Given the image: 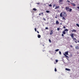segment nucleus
<instances>
[{
    "label": "nucleus",
    "mask_w": 79,
    "mask_h": 79,
    "mask_svg": "<svg viewBox=\"0 0 79 79\" xmlns=\"http://www.w3.org/2000/svg\"><path fill=\"white\" fill-rule=\"evenodd\" d=\"M49 42H51V40H49Z\"/></svg>",
    "instance_id": "obj_31"
},
{
    "label": "nucleus",
    "mask_w": 79,
    "mask_h": 79,
    "mask_svg": "<svg viewBox=\"0 0 79 79\" xmlns=\"http://www.w3.org/2000/svg\"><path fill=\"white\" fill-rule=\"evenodd\" d=\"M52 34H53V30H52L50 31V35H52Z\"/></svg>",
    "instance_id": "obj_10"
},
{
    "label": "nucleus",
    "mask_w": 79,
    "mask_h": 79,
    "mask_svg": "<svg viewBox=\"0 0 79 79\" xmlns=\"http://www.w3.org/2000/svg\"><path fill=\"white\" fill-rule=\"evenodd\" d=\"M33 10H34V11H36L37 10V9L35 8H33Z\"/></svg>",
    "instance_id": "obj_18"
},
{
    "label": "nucleus",
    "mask_w": 79,
    "mask_h": 79,
    "mask_svg": "<svg viewBox=\"0 0 79 79\" xmlns=\"http://www.w3.org/2000/svg\"><path fill=\"white\" fill-rule=\"evenodd\" d=\"M67 2H70V1H69V0H67Z\"/></svg>",
    "instance_id": "obj_34"
},
{
    "label": "nucleus",
    "mask_w": 79,
    "mask_h": 79,
    "mask_svg": "<svg viewBox=\"0 0 79 79\" xmlns=\"http://www.w3.org/2000/svg\"><path fill=\"white\" fill-rule=\"evenodd\" d=\"M48 29V27H46V29Z\"/></svg>",
    "instance_id": "obj_36"
},
{
    "label": "nucleus",
    "mask_w": 79,
    "mask_h": 79,
    "mask_svg": "<svg viewBox=\"0 0 79 79\" xmlns=\"http://www.w3.org/2000/svg\"><path fill=\"white\" fill-rule=\"evenodd\" d=\"M37 33H38V34H39V31H37Z\"/></svg>",
    "instance_id": "obj_37"
},
{
    "label": "nucleus",
    "mask_w": 79,
    "mask_h": 79,
    "mask_svg": "<svg viewBox=\"0 0 79 79\" xmlns=\"http://www.w3.org/2000/svg\"><path fill=\"white\" fill-rule=\"evenodd\" d=\"M75 48L76 49V50H79V46H76L75 47Z\"/></svg>",
    "instance_id": "obj_8"
},
{
    "label": "nucleus",
    "mask_w": 79,
    "mask_h": 79,
    "mask_svg": "<svg viewBox=\"0 0 79 79\" xmlns=\"http://www.w3.org/2000/svg\"><path fill=\"white\" fill-rule=\"evenodd\" d=\"M59 8H60V6H56V7L55 8V10H56V9H58Z\"/></svg>",
    "instance_id": "obj_9"
},
{
    "label": "nucleus",
    "mask_w": 79,
    "mask_h": 79,
    "mask_svg": "<svg viewBox=\"0 0 79 79\" xmlns=\"http://www.w3.org/2000/svg\"><path fill=\"white\" fill-rule=\"evenodd\" d=\"M78 61H79V60H78Z\"/></svg>",
    "instance_id": "obj_43"
},
{
    "label": "nucleus",
    "mask_w": 79,
    "mask_h": 79,
    "mask_svg": "<svg viewBox=\"0 0 79 79\" xmlns=\"http://www.w3.org/2000/svg\"><path fill=\"white\" fill-rule=\"evenodd\" d=\"M56 24H59V22L58 21H56Z\"/></svg>",
    "instance_id": "obj_15"
},
{
    "label": "nucleus",
    "mask_w": 79,
    "mask_h": 79,
    "mask_svg": "<svg viewBox=\"0 0 79 79\" xmlns=\"http://www.w3.org/2000/svg\"><path fill=\"white\" fill-rule=\"evenodd\" d=\"M61 36H62V37L63 36H64V34H62Z\"/></svg>",
    "instance_id": "obj_29"
},
{
    "label": "nucleus",
    "mask_w": 79,
    "mask_h": 79,
    "mask_svg": "<svg viewBox=\"0 0 79 79\" xmlns=\"http://www.w3.org/2000/svg\"><path fill=\"white\" fill-rule=\"evenodd\" d=\"M76 25L77 26L79 27V25L78 24H76Z\"/></svg>",
    "instance_id": "obj_21"
},
{
    "label": "nucleus",
    "mask_w": 79,
    "mask_h": 79,
    "mask_svg": "<svg viewBox=\"0 0 79 79\" xmlns=\"http://www.w3.org/2000/svg\"><path fill=\"white\" fill-rule=\"evenodd\" d=\"M49 6H50V7H51V6H52V4L49 5Z\"/></svg>",
    "instance_id": "obj_27"
},
{
    "label": "nucleus",
    "mask_w": 79,
    "mask_h": 79,
    "mask_svg": "<svg viewBox=\"0 0 79 79\" xmlns=\"http://www.w3.org/2000/svg\"><path fill=\"white\" fill-rule=\"evenodd\" d=\"M39 16H40V15H41V14L40 13V14H39Z\"/></svg>",
    "instance_id": "obj_40"
},
{
    "label": "nucleus",
    "mask_w": 79,
    "mask_h": 79,
    "mask_svg": "<svg viewBox=\"0 0 79 79\" xmlns=\"http://www.w3.org/2000/svg\"><path fill=\"white\" fill-rule=\"evenodd\" d=\"M73 40L75 41L76 40V41H77V40H76V39L75 38H73Z\"/></svg>",
    "instance_id": "obj_12"
},
{
    "label": "nucleus",
    "mask_w": 79,
    "mask_h": 79,
    "mask_svg": "<svg viewBox=\"0 0 79 79\" xmlns=\"http://www.w3.org/2000/svg\"><path fill=\"white\" fill-rule=\"evenodd\" d=\"M63 27L64 29H66V27L65 26Z\"/></svg>",
    "instance_id": "obj_30"
},
{
    "label": "nucleus",
    "mask_w": 79,
    "mask_h": 79,
    "mask_svg": "<svg viewBox=\"0 0 79 79\" xmlns=\"http://www.w3.org/2000/svg\"><path fill=\"white\" fill-rule=\"evenodd\" d=\"M75 43H77V42L76 41H75Z\"/></svg>",
    "instance_id": "obj_38"
},
{
    "label": "nucleus",
    "mask_w": 79,
    "mask_h": 79,
    "mask_svg": "<svg viewBox=\"0 0 79 79\" xmlns=\"http://www.w3.org/2000/svg\"><path fill=\"white\" fill-rule=\"evenodd\" d=\"M46 13H49L50 12V11H48V10H46Z\"/></svg>",
    "instance_id": "obj_20"
},
{
    "label": "nucleus",
    "mask_w": 79,
    "mask_h": 79,
    "mask_svg": "<svg viewBox=\"0 0 79 79\" xmlns=\"http://www.w3.org/2000/svg\"><path fill=\"white\" fill-rule=\"evenodd\" d=\"M63 13H61L60 14V17H63Z\"/></svg>",
    "instance_id": "obj_13"
},
{
    "label": "nucleus",
    "mask_w": 79,
    "mask_h": 79,
    "mask_svg": "<svg viewBox=\"0 0 79 79\" xmlns=\"http://www.w3.org/2000/svg\"><path fill=\"white\" fill-rule=\"evenodd\" d=\"M57 70H56V68H55V72H56V71Z\"/></svg>",
    "instance_id": "obj_22"
},
{
    "label": "nucleus",
    "mask_w": 79,
    "mask_h": 79,
    "mask_svg": "<svg viewBox=\"0 0 79 79\" xmlns=\"http://www.w3.org/2000/svg\"><path fill=\"white\" fill-rule=\"evenodd\" d=\"M56 63H57L58 62V60H56Z\"/></svg>",
    "instance_id": "obj_32"
},
{
    "label": "nucleus",
    "mask_w": 79,
    "mask_h": 79,
    "mask_svg": "<svg viewBox=\"0 0 79 79\" xmlns=\"http://www.w3.org/2000/svg\"><path fill=\"white\" fill-rule=\"evenodd\" d=\"M71 31H72V32H76V30L74 29L72 30H71Z\"/></svg>",
    "instance_id": "obj_6"
},
{
    "label": "nucleus",
    "mask_w": 79,
    "mask_h": 79,
    "mask_svg": "<svg viewBox=\"0 0 79 79\" xmlns=\"http://www.w3.org/2000/svg\"><path fill=\"white\" fill-rule=\"evenodd\" d=\"M59 50V49H57L55 50L56 52H58Z\"/></svg>",
    "instance_id": "obj_19"
},
{
    "label": "nucleus",
    "mask_w": 79,
    "mask_h": 79,
    "mask_svg": "<svg viewBox=\"0 0 79 79\" xmlns=\"http://www.w3.org/2000/svg\"><path fill=\"white\" fill-rule=\"evenodd\" d=\"M35 32H36V31H37V29H36V28H35Z\"/></svg>",
    "instance_id": "obj_28"
},
{
    "label": "nucleus",
    "mask_w": 79,
    "mask_h": 79,
    "mask_svg": "<svg viewBox=\"0 0 79 79\" xmlns=\"http://www.w3.org/2000/svg\"><path fill=\"white\" fill-rule=\"evenodd\" d=\"M41 15H43V14H44V13L42 12L41 13Z\"/></svg>",
    "instance_id": "obj_39"
},
{
    "label": "nucleus",
    "mask_w": 79,
    "mask_h": 79,
    "mask_svg": "<svg viewBox=\"0 0 79 79\" xmlns=\"http://www.w3.org/2000/svg\"><path fill=\"white\" fill-rule=\"evenodd\" d=\"M37 4L38 5H39V4H40V3L39 2L37 3Z\"/></svg>",
    "instance_id": "obj_33"
},
{
    "label": "nucleus",
    "mask_w": 79,
    "mask_h": 79,
    "mask_svg": "<svg viewBox=\"0 0 79 79\" xmlns=\"http://www.w3.org/2000/svg\"><path fill=\"white\" fill-rule=\"evenodd\" d=\"M63 0H59V3H61V2H62Z\"/></svg>",
    "instance_id": "obj_11"
},
{
    "label": "nucleus",
    "mask_w": 79,
    "mask_h": 79,
    "mask_svg": "<svg viewBox=\"0 0 79 79\" xmlns=\"http://www.w3.org/2000/svg\"><path fill=\"white\" fill-rule=\"evenodd\" d=\"M55 6H56V5L54 4L53 6V8H54V7H55Z\"/></svg>",
    "instance_id": "obj_25"
},
{
    "label": "nucleus",
    "mask_w": 79,
    "mask_h": 79,
    "mask_svg": "<svg viewBox=\"0 0 79 79\" xmlns=\"http://www.w3.org/2000/svg\"><path fill=\"white\" fill-rule=\"evenodd\" d=\"M57 31H60V28H57Z\"/></svg>",
    "instance_id": "obj_26"
},
{
    "label": "nucleus",
    "mask_w": 79,
    "mask_h": 79,
    "mask_svg": "<svg viewBox=\"0 0 79 79\" xmlns=\"http://www.w3.org/2000/svg\"><path fill=\"white\" fill-rule=\"evenodd\" d=\"M63 16L64 17H66L67 16V14H66V13L65 12H63Z\"/></svg>",
    "instance_id": "obj_4"
},
{
    "label": "nucleus",
    "mask_w": 79,
    "mask_h": 79,
    "mask_svg": "<svg viewBox=\"0 0 79 79\" xmlns=\"http://www.w3.org/2000/svg\"><path fill=\"white\" fill-rule=\"evenodd\" d=\"M59 54L60 55H61V52L60 51H59Z\"/></svg>",
    "instance_id": "obj_24"
},
{
    "label": "nucleus",
    "mask_w": 79,
    "mask_h": 79,
    "mask_svg": "<svg viewBox=\"0 0 79 79\" xmlns=\"http://www.w3.org/2000/svg\"><path fill=\"white\" fill-rule=\"evenodd\" d=\"M65 70H66L67 71H70L71 70L69 69L66 68L65 69Z\"/></svg>",
    "instance_id": "obj_14"
},
{
    "label": "nucleus",
    "mask_w": 79,
    "mask_h": 79,
    "mask_svg": "<svg viewBox=\"0 0 79 79\" xmlns=\"http://www.w3.org/2000/svg\"><path fill=\"white\" fill-rule=\"evenodd\" d=\"M55 18H57V17H55Z\"/></svg>",
    "instance_id": "obj_41"
},
{
    "label": "nucleus",
    "mask_w": 79,
    "mask_h": 79,
    "mask_svg": "<svg viewBox=\"0 0 79 79\" xmlns=\"http://www.w3.org/2000/svg\"><path fill=\"white\" fill-rule=\"evenodd\" d=\"M41 37V36L40 35L38 34V38H40Z\"/></svg>",
    "instance_id": "obj_16"
},
{
    "label": "nucleus",
    "mask_w": 79,
    "mask_h": 79,
    "mask_svg": "<svg viewBox=\"0 0 79 79\" xmlns=\"http://www.w3.org/2000/svg\"><path fill=\"white\" fill-rule=\"evenodd\" d=\"M77 8H78V9H79V6H77Z\"/></svg>",
    "instance_id": "obj_35"
},
{
    "label": "nucleus",
    "mask_w": 79,
    "mask_h": 79,
    "mask_svg": "<svg viewBox=\"0 0 79 79\" xmlns=\"http://www.w3.org/2000/svg\"><path fill=\"white\" fill-rule=\"evenodd\" d=\"M62 19H63V20H64V21L65 20H66V19H65V18H64V17H62Z\"/></svg>",
    "instance_id": "obj_17"
},
{
    "label": "nucleus",
    "mask_w": 79,
    "mask_h": 79,
    "mask_svg": "<svg viewBox=\"0 0 79 79\" xmlns=\"http://www.w3.org/2000/svg\"><path fill=\"white\" fill-rule=\"evenodd\" d=\"M78 42L79 43V41L78 40Z\"/></svg>",
    "instance_id": "obj_42"
},
{
    "label": "nucleus",
    "mask_w": 79,
    "mask_h": 79,
    "mask_svg": "<svg viewBox=\"0 0 79 79\" xmlns=\"http://www.w3.org/2000/svg\"><path fill=\"white\" fill-rule=\"evenodd\" d=\"M64 56H65L67 58H69V57H68V56L67 55H68V52H65V54H64Z\"/></svg>",
    "instance_id": "obj_2"
},
{
    "label": "nucleus",
    "mask_w": 79,
    "mask_h": 79,
    "mask_svg": "<svg viewBox=\"0 0 79 79\" xmlns=\"http://www.w3.org/2000/svg\"><path fill=\"white\" fill-rule=\"evenodd\" d=\"M74 33H71V34H70V35L72 39L74 37Z\"/></svg>",
    "instance_id": "obj_5"
},
{
    "label": "nucleus",
    "mask_w": 79,
    "mask_h": 79,
    "mask_svg": "<svg viewBox=\"0 0 79 79\" xmlns=\"http://www.w3.org/2000/svg\"><path fill=\"white\" fill-rule=\"evenodd\" d=\"M43 19L44 20V21H46V19H45V18H43Z\"/></svg>",
    "instance_id": "obj_23"
},
{
    "label": "nucleus",
    "mask_w": 79,
    "mask_h": 79,
    "mask_svg": "<svg viewBox=\"0 0 79 79\" xmlns=\"http://www.w3.org/2000/svg\"><path fill=\"white\" fill-rule=\"evenodd\" d=\"M65 9L67 11H69V12H71L72 11V9L70 8L69 9V7H65Z\"/></svg>",
    "instance_id": "obj_1"
},
{
    "label": "nucleus",
    "mask_w": 79,
    "mask_h": 79,
    "mask_svg": "<svg viewBox=\"0 0 79 79\" xmlns=\"http://www.w3.org/2000/svg\"><path fill=\"white\" fill-rule=\"evenodd\" d=\"M71 5H72L73 6H76V4L74 3H71Z\"/></svg>",
    "instance_id": "obj_7"
},
{
    "label": "nucleus",
    "mask_w": 79,
    "mask_h": 79,
    "mask_svg": "<svg viewBox=\"0 0 79 79\" xmlns=\"http://www.w3.org/2000/svg\"><path fill=\"white\" fill-rule=\"evenodd\" d=\"M68 31V30L67 29H66L64 30V31H63L62 33L63 34H64V35H65V34H66V31Z\"/></svg>",
    "instance_id": "obj_3"
}]
</instances>
